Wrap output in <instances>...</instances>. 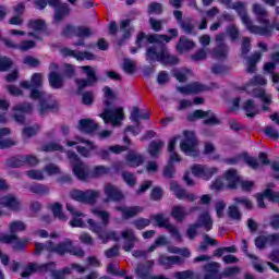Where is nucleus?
Returning a JSON list of instances; mask_svg holds the SVG:
<instances>
[{"label":"nucleus","instance_id":"15","mask_svg":"<svg viewBox=\"0 0 279 279\" xmlns=\"http://www.w3.org/2000/svg\"><path fill=\"white\" fill-rule=\"evenodd\" d=\"M60 110V105L58 101L51 98H44L39 100V114L45 116L47 112H58Z\"/></svg>","mask_w":279,"mask_h":279},{"label":"nucleus","instance_id":"20","mask_svg":"<svg viewBox=\"0 0 279 279\" xmlns=\"http://www.w3.org/2000/svg\"><path fill=\"white\" fill-rule=\"evenodd\" d=\"M225 180L227 181V186L234 191L239 183L241 182V178L239 173L234 169H229L223 174Z\"/></svg>","mask_w":279,"mask_h":279},{"label":"nucleus","instance_id":"3","mask_svg":"<svg viewBox=\"0 0 279 279\" xmlns=\"http://www.w3.org/2000/svg\"><path fill=\"white\" fill-rule=\"evenodd\" d=\"M69 196L74 202H78L80 204H88L89 206H95L97 204V199L101 196V193L97 190H77L74 189L69 192Z\"/></svg>","mask_w":279,"mask_h":279},{"label":"nucleus","instance_id":"40","mask_svg":"<svg viewBox=\"0 0 279 279\" xmlns=\"http://www.w3.org/2000/svg\"><path fill=\"white\" fill-rule=\"evenodd\" d=\"M92 213L101 219L104 226H108L110 223V213L101 210L99 207L92 208Z\"/></svg>","mask_w":279,"mask_h":279},{"label":"nucleus","instance_id":"56","mask_svg":"<svg viewBox=\"0 0 279 279\" xmlns=\"http://www.w3.org/2000/svg\"><path fill=\"white\" fill-rule=\"evenodd\" d=\"M198 230H199V227L195 222L189 225L185 234L190 239V241H195V236H197Z\"/></svg>","mask_w":279,"mask_h":279},{"label":"nucleus","instance_id":"59","mask_svg":"<svg viewBox=\"0 0 279 279\" xmlns=\"http://www.w3.org/2000/svg\"><path fill=\"white\" fill-rule=\"evenodd\" d=\"M122 69L124 71V73L132 75L136 69V65L134 64V61L132 59H124Z\"/></svg>","mask_w":279,"mask_h":279},{"label":"nucleus","instance_id":"26","mask_svg":"<svg viewBox=\"0 0 279 279\" xmlns=\"http://www.w3.org/2000/svg\"><path fill=\"white\" fill-rule=\"evenodd\" d=\"M230 48L226 44L216 45L211 51L213 58L216 60H227Z\"/></svg>","mask_w":279,"mask_h":279},{"label":"nucleus","instance_id":"34","mask_svg":"<svg viewBox=\"0 0 279 279\" xmlns=\"http://www.w3.org/2000/svg\"><path fill=\"white\" fill-rule=\"evenodd\" d=\"M150 45H165L163 43H171V36L153 34L147 37Z\"/></svg>","mask_w":279,"mask_h":279},{"label":"nucleus","instance_id":"28","mask_svg":"<svg viewBox=\"0 0 279 279\" xmlns=\"http://www.w3.org/2000/svg\"><path fill=\"white\" fill-rule=\"evenodd\" d=\"M71 14V7L68 3H61L56 8L54 11V21L60 23V21H64L65 16Z\"/></svg>","mask_w":279,"mask_h":279},{"label":"nucleus","instance_id":"44","mask_svg":"<svg viewBox=\"0 0 279 279\" xmlns=\"http://www.w3.org/2000/svg\"><path fill=\"white\" fill-rule=\"evenodd\" d=\"M95 36L93 28L88 26H76V38H90Z\"/></svg>","mask_w":279,"mask_h":279},{"label":"nucleus","instance_id":"14","mask_svg":"<svg viewBox=\"0 0 279 279\" xmlns=\"http://www.w3.org/2000/svg\"><path fill=\"white\" fill-rule=\"evenodd\" d=\"M170 191L174 193L177 199H187L189 202H195V194H190L184 187L180 186L178 182H170Z\"/></svg>","mask_w":279,"mask_h":279},{"label":"nucleus","instance_id":"29","mask_svg":"<svg viewBox=\"0 0 279 279\" xmlns=\"http://www.w3.org/2000/svg\"><path fill=\"white\" fill-rule=\"evenodd\" d=\"M170 216L175 220V221H184L186 217H189V211H186V208L182 205H177L172 207V210L170 213Z\"/></svg>","mask_w":279,"mask_h":279},{"label":"nucleus","instance_id":"55","mask_svg":"<svg viewBox=\"0 0 279 279\" xmlns=\"http://www.w3.org/2000/svg\"><path fill=\"white\" fill-rule=\"evenodd\" d=\"M29 29H34L35 32H44L45 29V21L43 20H31L27 24Z\"/></svg>","mask_w":279,"mask_h":279},{"label":"nucleus","instance_id":"16","mask_svg":"<svg viewBox=\"0 0 279 279\" xmlns=\"http://www.w3.org/2000/svg\"><path fill=\"white\" fill-rule=\"evenodd\" d=\"M121 236L122 239H124V244L122 246L124 252H132V250H134V244L136 243V241H138V239L134 234V230L125 229L124 231H122Z\"/></svg>","mask_w":279,"mask_h":279},{"label":"nucleus","instance_id":"22","mask_svg":"<svg viewBox=\"0 0 279 279\" xmlns=\"http://www.w3.org/2000/svg\"><path fill=\"white\" fill-rule=\"evenodd\" d=\"M195 49V41L186 38V36H181L177 43V51L179 53H184Z\"/></svg>","mask_w":279,"mask_h":279},{"label":"nucleus","instance_id":"38","mask_svg":"<svg viewBox=\"0 0 279 279\" xmlns=\"http://www.w3.org/2000/svg\"><path fill=\"white\" fill-rule=\"evenodd\" d=\"M161 64H178V58L169 53L167 46L162 47V53L160 61Z\"/></svg>","mask_w":279,"mask_h":279},{"label":"nucleus","instance_id":"18","mask_svg":"<svg viewBox=\"0 0 279 279\" xmlns=\"http://www.w3.org/2000/svg\"><path fill=\"white\" fill-rule=\"evenodd\" d=\"M76 128L80 132H83V134H93L99 130V124L92 119H81Z\"/></svg>","mask_w":279,"mask_h":279},{"label":"nucleus","instance_id":"43","mask_svg":"<svg viewBox=\"0 0 279 279\" xmlns=\"http://www.w3.org/2000/svg\"><path fill=\"white\" fill-rule=\"evenodd\" d=\"M233 203L235 206H243L246 210H252V208H254V204L245 196L234 197Z\"/></svg>","mask_w":279,"mask_h":279},{"label":"nucleus","instance_id":"9","mask_svg":"<svg viewBox=\"0 0 279 279\" xmlns=\"http://www.w3.org/2000/svg\"><path fill=\"white\" fill-rule=\"evenodd\" d=\"M104 194L106 195V198L104 199L105 204H108L109 202H123V199H125L123 192L112 183L105 184Z\"/></svg>","mask_w":279,"mask_h":279},{"label":"nucleus","instance_id":"50","mask_svg":"<svg viewBox=\"0 0 279 279\" xmlns=\"http://www.w3.org/2000/svg\"><path fill=\"white\" fill-rule=\"evenodd\" d=\"M241 274V267L239 266H232V267H227L225 270L221 272L222 278H232L234 276H239Z\"/></svg>","mask_w":279,"mask_h":279},{"label":"nucleus","instance_id":"48","mask_svg":"<svg viewBox=\"0 0 279 279\" xmlns=\"http://www.w3.org/2000/svg\"><path fill=\"white\" fill-rule=\"evenodd\" d=\"M51 210H52L53 217H57V219H60V221H66V216L64 215V213H62V204L54 203L51 206Z\"/></svg>","mask_w":279,"mask_h":279},{"label":"nucleus","instance_id":"51","mask_svg":"<svg viewBox=\"0 0 279 279\" xmlns=\"http://www.w3.org/2000/svg\"><path fill=\"white\" fill-rule=\"evenodd\" d=\"M220 267H221V265H219V263H217V262H211V263L206 264L204 266L205 276L219 274Z\"/></svg>","mask_w":279,"mask_h":279},{"label":"nucleus","instance_id":"63","mask_svg":"<svg viewBox=\"0 0 279 279\" xmlns=\"http://www.w3.org/2000/svg\"><path fill=\"white\" fill-rule=\"evenodd\" d=\"M193 276H195L193 270L177 271L173 274V278L175 279H193Z\"/></svg>","mask_w":279,"mask_h":279},{"label":"nucleus","instance_id":"46","mask_svg":"<svg viewBox=\"0 0 279 279\" xmlns=\"http://www.w3.org/2000/svg\"><path fill=\"white\" fill-rule=\"evenodd\" d=\"M251 49H252V40L250 39V37L242 38L241 57L247 58V54L250 53Z\"/></svg>","mask_w":279,"mask_h":279},{"label":"nucleus","instance_id":"64","mask_svg":"<svg viewBox=\"0 0 279 279\" xmlns=\"http://www.w3.org/2000/svg\"><path fill=\"white\" fill-rule=\"evenodd\" d=\"M265 196H266V199H269V202H274L276 204H279V192H275L271 189H266L265 190Z\"/></svg>","mask_w":279,"mask_h":279},{"label":"nucleus","instance_id":"41","mask_svg":"<svg viewBox=\"0 0 279 279\" xmlns=\"http://www.w3.org/2000/svg\"><path fill=\"white\" fill-rule=\"evenodd\" d=\"M31 193H35V195H49L50 189L48 185L45 184H34L29 186Z\"/></svg>","mask_w":279,"mask_h":279},{"label":"nucleus","instance_id":"10","mask_svg":"<svg viewBox=\"0 0 279 279\" xmlns=\"http://www.w3.org/2000/svg\"><path fill=\"white\" fill-rule=\"evenodd\" d=\"M0 243H13L12 250L13 252H23L25 247L27 246V243H29V240H21L19 239V235L16 234H0Z\"/></svg>","mask_w":279,"mask_h":279},{"label":"nucleus","instance_id":"49","mask_svg":"<svg viewBox=\"0 0 279 279\" xmlns=\"http://www.w3.org/2000/svg\"><path fill=\"white\" fill-rule=\"evenodd\" d=\"M14 65V61L10 59L9 57H0V72L5 73L7 71H10L12 66Z\"/></svg>","mask_w":279,"mask_h":279},{"label":"nucleus","instance_id":"30","mask_svg":"<svg viewBox=\"0 0 279 279\" xmlns=\"http://www.w3.org/2000/svg\"><path fill=\"white\" fill-rule=\"evenodd\" d=\"M165 147V142L161 140L153 141L148 145L147 153L151 158H158L160 156V151Z\"/></svg>","mask_w":279,"mask_h":279},{"label":"nucleus","instance_id":"27","mask_svg":"<svg viewBox=\"0 0 279 279\" xmlns=\"http://www.w3.org/2000/svg\"><path fill=\"white\" fill-rule=\"evenodd\" d=\"M150 117H151V113H149V111L141 113V109L138 107H133L130 119L131 121H133V123H136V128H138V125H141V121H138V119L148 121Z\"/></svg>","mask_w":279,"mask_h":279},{"label":"nucleus","instance_id":"11","mask_svg":"<svg viewBox=\"0 0 279 279\" xmlns=\"http://www.w3.org/2000/svg\"><path fill=\"white\" fill-rule=\"evenodd\" d=\"M219 171L218 168H208L207 166L194 165L192 167V173L195 178H204V180H210Z\"/></svg>","mask_w":279,"mask_h":279},{"label":"nucleus","instance_id":"52","mask_svg":"<svg viewBox=\"0 0 279 279\" xmlns=\"http://www.w3.org/2000/svg\"><path fill=\"white\" fill-rule=\"evenodd\" d=\"M242 158L245 165L251 167V169H258L260 167V163H258V159H256V157L247 155V153H244L242 155Z\"/></svg>","mask_w":279,"mask_h":279},{"label":"nucleus","instance_id":"36","mask_svg":"<svg viewBox=\"0 0 279 279\" xmlns=\"http://www.w3.org/2000/svg\"><path fill=\"white\" fill-rule=\"evenodd\" d=\"M180 28L184 34L194 35L195 36V24H193V19L185 17L183 22L179 24Z\"/></svg>","mask_w":279,"mask_h":279},{"label":"nucleus","instance_id":"37","mask_svg":"<svg viewBox=\"0 0 279 279\" xmlns=\"http://www.w3.org/2000/svg\"><path fill=\"white\" fill-rule=\"evenodd\" d=\"M53 242L51 241H48L46 243H38L36 242L35 243V254L36 256H40L43 254V252H50V253H53Z\"/></svg>","mask_w":279,"mask_h":279},{"label":"nucleus","instance_id":"4","mask_svg":"<svg viewBox=\"0 0 279 279\" xmlns=\"http://www.w3.org/2000/svg\"><path fill=\"white\" fill-rule=\"evenodd\" d=\"M82 73L86 75L87 78H76L75 84L77 86L78 93H82L84 88L95 86L99 78L97 77V70L90 65L81 66Z\"/></svg>","mask_w":279,"mask_h":279},{"label":"nucleus","instance_id":"21","mask_svg":"<svg viewBox=\"0 0 279 279\" xmlns=\"http://www.w3.org/2000/svg\"><path fill=\"white\" fill-rule=\"evenodd\" d=\"M252 96L257 97L258 99H262L264 104V106L262 107V110L264 112H267V110H269V106L271 104V95H267L265 93V88H260V87L254 88L252 90Z\"/></svg>","mask_w":279,"mask_h":279},{"label":"nucleus","instance_id":"8","mask_svg":"<svg viewBox=\"0 0 279 279\" xmlns=\"http://www.w3.org/2000/svg\"><path fill=\"white\" fill-rule=\"evenodd\" d=\"M197 119L203 120V125H221V120L211 110L204 111L202 109L195 110L193 113L187 116V121H197Z\"/></svg>","mask_w":279,"mask_h":279},{"label":"nucleus","instance_id":"23","mask_svg":"<svg viewBox=\"0 0 279 279\" xmlns=\"http://www.w3.org/2000/svg\"><path fill=\"white\" fill-rule=\"evenodd\" d=\"M143 162H145V157L135 150H131L126 155V165L129 167H141Z\"/></svg>","mask_w":279,"mask_h":279},{"label":"nucleus","instance_id":"7","mask_svg":"<svg viewBox=\"0 0 279 279\" xmlns=\"http://www.w3.org/2000/svg\"><path fill=\"white\" fill-rule=\"evenodd\" d=\"M87 223L89 226V230L97 234L99 239L102 241H110L111 239L113 241H119V236H117V232L109 231L108 226H105L104 222L99 223L93 219H88Z\"/></svg>","mask_w":279,"mask_h":279},{"label":"nucleus","instance_id":"12","mask_svg":"<svg viewBox=\"0 0 279 279\" xmlns=\"http://www.w3.org/2000/svg\"><path fill=\"white\" fill-rule=\"evenodd\" d=\"M0 206L9 208V210H13V213H19V210H21V199L14 194H8L0 197Z\"/></svg>","mask_w":279,"mask_h":279},{"label":"nucleus","instance_id":"60","mask_svg":"<svg viewBox=\"0 0 279 279\" xmlns=\"http://www.w3.org/2000/svg\"><path fill=\"white\" fill-rule=\"evenodd\" d=\"M190 89L192 95H197L199 93H205V90H208L207 86L202 84V83H191L190 84Z\"/></svg>","mask_w":279,"mask_h":279},{"label":"nucleus","instance_id":"5","mask_svg":"<svg viewBox=\"0 0 279 279\" xmlns=\"http://www.w3.org/2000/svg\"><path fill=\"white\" fill-rule=\"evenodd\" d=\"M158 228H165L175 239V241H179V243H182V233H180V230L178 227H175L173 223H171V220L169 217L165 216V214H156L150 217Z\"/></svg>","mask_w":279,"mask_h":279},{"label":"nucleus","instance_id":"57","mask_svg":"<svg viewBox=\"0 0 279 279\" xmlns=\"http://www.w3.org/2000/svg\"><path fill=\"white\" fill-rule=\"evenodd\" d=\"M136 276H138L142 279H147L149 278V267L138 264L136 269H135Z\"/></svg>","mask_w":279,"mask_h":279},{"label":"nucleus","instance_id":"61","mask_svg":"<svg viewBox=\"0 0 279 279\" xmlns=\"http://www.w3.org/2000/svg\"><path fill=\"white\" fill-rule=\"evenodd\" d=\"M133 226L136 228V230H145L147 226H151V220L147 218H138L133 221Z\"/></svg>","mask_w":279,"mask_h":279},{"label":"nucleus","instance_id":"32","mask_svg":"<svg viewBox=\"0 0 279 279\" xmlns=\"http://www.w3.org/2000/svg\"><path fill=\"white\" fill-rule=\"evenodd\" d=\"M5 165L10 169H19V167L25 166V155L13 156L7 159Z\"/></svg>","mask_w":279,"mask_h":279},{"label":"nucleus","instance_id":"1","mask_svg":"<svg viewBox=\"0 0 279 279\" xmlns=\"http://www.w3.org/2000/svg\"><path fill=\"white\" fill-rule=\"evenodd\" d=\"M105 97L107 98L104 104L106 108L102 113L99 114L100 119L104 120L105 123H111L112 125H121L123 119H125V113L123 112V107L110 108L112 106L111 101L117 99L114 92L109 86L104 87Z\"/></svg>","mask_w":279,"mask_h":279},{"label":"nucleus","instance_id":"42","mask_svg":"<svg viewBox=\"0 0 279 279\" xmlns=\"http://www.w3.org/2000/svg\"><path fill=\"white\" fill-rule=\"evenodd\" d=\"M227 215L233 221H241V218H242L241 209H239V206H236L235 204L230 205L228 207Z\"/></svg>","mask_w":279,"mask_h":279},{"label":"nucleus","instance_id":"54","mask_svg":"<svg viewBox=\"0 0 279 279\" xmlns=\"http://www.w3.org/2000/svg\"><path fill=\"white\" fill-rule=\"evenodd\" d=\"M121 175L128 186H136V175L134 173L123 170Z\"/></svg>","mask_w":279,"mask_h":279},{"label":"nucleus","instance_id":"19","mask_svg":"<svg viewBox=\"0 0 279 279\" xmlns=\"http://www.w3.org/2000/svg\"><path fill=\"white\" fill-rule=\"evenodd\" d=\"M61 53H62V56H64V58H69V57L76 58L78 61L94 60V58H95V56L88 51L80 52V51L72 50L70 48H62Z\"/></svg>","mask_w":279,"mask_h":279},{"label":"nucleus","instance_id":"24","mask_svg":"<svg viewBox=\"0 0 279 279\" xmlns=\"http://www.w3.org/2000/svg\"><path fill=\"white\" fill-rule=\"evenodd\" d=\"M48 82L51 88L60 89L64 88V76L58 72H50L48 74Z\"/></svg>","mask_w":279,"mask_h":279},{"label":"nucleus","instance_id":"39","mask_svg":"<svg viewBox=\"0 0 279 279\" xmlns=\"http://www.w3.org/2000/svg\"><path fill=\"white\" fill-rule=\"evenodd\" d=\"M27 230V225L21 220L12 221L9 225V232L11 234H16V232H25Z\"/></svg>","mask_w":279,"mask_h":279},{"label":"nucleus","instance_id":"45","mask_svg":"<svg viewBox=\"0 0 279 279\" xmlns=\"http://www.w3.org/2000/svg\"><path fill=\"white\" fill-rule=\"evenodd\" d=\"M13 110H14V112L31 114V112H33V110H34V105H32L31 102H23V104L14 106Z\"/></svg>","mask_w":279,"mask_h":279},{"label":"nucleus","instance_id":"17","mask_svg":"<svg viewBox=\"0 0 279 279\" xmlns=\"http://www.w3.org/2000/svg\"><path fill=\"white\" fill-rule=\"evenodd\" d=\"M162 47L165 45H153L146 49V60L148 62H160L162 58Z\"/></svg>","mask_w":279,"mask_h":279},{"label":"nucleus","instance_id":"31","mask_svg":"<svg viewBox=\"0 0 279 279\" xmlns=\"http://www.w3.org/2000/svg\"><path fill=\"white\" fill-rule=\"evenodd\" d=\"M73 173L76 175L78 180H82L83 182L88 179V167L85 165V162L77 163L73 166Z\"/></svg>","mask_w":279,"mask_h":279},{"label":"nucleus","instance_id":"53","mask_svg":"<svg viewBox=\"0 0 279 279\" xmlns=\"http://www.w3.org/2000/svg\"><path fill=\"white\" fill-rule=\"evenodd\" d=\"M138 213H143V207H140V206L126 207L122 219H132V217H136Z\"/></svg>","mask_w":279,"mask_h":279},{"label":"nucleus","instance_id":"13","mask_svg":"<svg viewBox=\"0 0 279 279\" xmlns=\"http://www.w3.org/2000/svg\"><path fill=\"white\" fill-rule=\"evenodd\" d=\"M252 12L255 14L258 23H262L265 27H271V25H269V12L263 4L254 3L252 5Z\"/></svg>","mask_w":279,"mask_h":279},{"label":"nucleus","instance_id":"58","mask_svg":"<svg viewBox=\"0 0 279 279\" xmlns=\"http://www.w3.org/2000/svg\"><path fill=\"white\" fill-rule=\"evenodd\" d=\"M163 178H167L168 180L175 178V166L173 162H168V165L163 168Z\"/></svg>","mask_w":279,"mask_h":279},{"label":"nucleus","instance_id":"35","mask_svg":"<svg viewBox=\"0 0 279 279\" xmlns=\"http://www.w3.org/2000/svg\"><path fill=\"white\" fill-rule=\"evenodd\" d=\"M243 110L246 112V117L253 119L258 114V110L256 109V102L253 99H248L243 105Z\"/></svg>","mask_w":279,"mask_h":279},{"label":"nucleus","instance_id":"33","mask_svg":"<svg viewBox=\"0 0 279 279\" xmlns=\"http://www.w3.org/2000/svg\"><path fill=\"white\" fill-rule=\"evenodd\" d=\"M71 250V240L66 239L63 242L53 246L52 252L54 254H59V256H64V254H69Z\"/></svg>","mask_w":279,"mask_h":279},{"label":"nucleus","instance_id":"47","mask_svg":"<svg viewBox=\"0 0 279 279\" xmlns=\"http://www.w3.org/2000/svg\"><path fill=\"white\" fill-rule=\"evenodd\" d=\"M108 173H110V168L109 167H106V166H96L90 175L93 178H101L104 175H108Z\"/></svg>","mask_w":279,"mask_h":279},{"label":"nucleus","instance_id":"62","mask_svg":"<svg viewBox=\"0 0 279 279\" xmlns=\"http://www.w3.org/2000/svg\"><path fill=\"white\" fill-rule=\"evenodd\" d=\"M31 84L33 88L43 87V73H34L31 77Z\"/></svg>","mask_w":279,"mask_h":279},{"label":"nucleus","instance_id":"2","mask_svg":"<svg viewBox=\"0 0 279 279\" xmlns=\"http://www.w3.org/2000/svg\"><path fill=\"white\" fill-rule=\"evenodd\" d=\"M233 10L238 12L243 25H245L250 34H255L257 36H271L274 33V26L254 25V22L247 14V9H245V4L242 1H236L235 5H233Z\"/></svg>","mask_w":279,"mask_h":279},{"label":"nucleus","instance_id":"25","mask_svg":"<svg viewBox=\"0 0 279 279\" xmlns=\"http://www.w3.org/2000/svg\"><path fill=\"white\" fill-rule=\"evenodd\" d=\"M194 223L199 228H204L206 232L213 230V218L210 217V214L206 211L199 215L197 221Z\"/></svg>","mask_w":279,"mask_h":279},{"label":"nucleus","instance_id":"6","mask_svg":"<svg viewBox=\"0 0 279 279\" xmlns=\"http://www.w3.org/2000/svg\"><path fill=\"white\" fill-rule=\"evenodd\" d=\"M185 138L180 143V149L186 156H192L196 158L199 156V150H197V137H195V132L184 131Z\"/></svg>","mask_w":279,"mask_h":279}]
</instances>
